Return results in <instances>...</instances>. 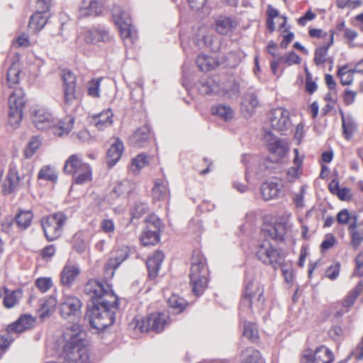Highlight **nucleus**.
I'll use <instances>...</instances> for the list:
<instances>
[{
  "mask_svg": "<svg viewBox=\"0 0 363 363\" xmlns=\"http://www.w3.org/2000/svg\"><path fill=\"white\" fill-rule=\"evenodd\" d=\"M63 104L66 110L72 111L79 104L80 91L76 84V76L69 70H63Z\"/></svg>",
  "mask_w": 363,
  "mask_h": 363,
  "instance_id": "obj_6",
  "label": "nucleus"
},
{
  "mask_svg": "<svg viewBox=\"0 0 363 363\" xmlns=\"http://www.w3.org/2000/svg\"><path fill=\"white\" fill-rule=\"evenodd\" d=\"M32 121L38 129L51 128L53 134L60 137L68 135L74 124L73 118L67 116L63 121H60L54 118L50 113L43 108H39L34 111Z\"/></svg>",
  "mask_w": 363,
  "mask_h": 363,
  "instance_id": "obj_3",
  "label": "nucleus"
},
{
  "mask_svg": "<svg viewBox=\"0 0 363 363\" xmlns=\"http://www.w3.org/2000/svg\"><path fill=\"white\" fill-rule=\"evenodd\" d=\"M302 163V160L299 158H294L295 167H291L287 171V177L289 182H293L299 175V168Z\"/></svg>",
  "mask_w": 363,
  "mask_h": 363,
  "instance_id": "obj_54",
  "label": "nucleus"
},
{
  "mask_svg": "<svg viewBox=\"0 0 363 363\" xmlns=\"http://www.w3.org/2000/svg\"><path fill=\"white\" fill-rule=\"evenodd\" d=\"M100 79H92L87 85L88 94L93 97L99 96Z\"/></svg>",
  "mask_w": 363,
  "mask_h": 363,
  "instance_id": "obj_58",
  "label": "nucleus"
},
{
  "mask_svg": "<svg viewBox=\"0 0 363 363\" xmlns=\"http://www.w3.org/2000/svg\"><path fill=\"white\" fill-rule=\"evenodd\" d=\"M334 359L333 353L324 345L315 349L314 352L308 351L303 355L301 363H331ZM338 363H345L341 361Z\"/></svg>",
  "mask_w": 363,
  "mask_h": 363,
  "instance_id": "obj_12",
  "label": "nucleus"
},
{
  "mask_svg": "<svg viewBox=\"0 0 363 363\" xmlns=\"http://www.w3.org/2000/svg\"><path fill=\"white\" fill-rule=\"evenodd\" d=\"M168 316L164 313H152L150 315L151 330L160 333L167 325Z\"/></svg>",
  "mask_w": 363,
  "mask_h": 363,
  "instance_id": "obj_34",
  "label": "nucleus"
},
{
  "mask_svg": "<svg viewBox=\"0 0 363 363\" xmlns=\"http://www.w3.org/2000/svg\"><path fill=\"white\" fill-rule=\"evenodd\" d=\"M128 192V187L123 183L118 184L112 190L110 196L112 199L118 198Z\"/></svg>",
  "mask_w": 363,
  "mask_h": 363,
  "instance_id": "obj_62",
  "label": "nucleus"
},
{
  "mask_svg": "<svg viewBox=\"0 0 363 363\" xmlns=\"http://www.w3.org/2000/svg\"><path fill=\"white\" fill-rule=\"evenodd\" d=\"M47 21L48 17L45 13L38 11L30 17L28 26L34 30H40L45 26Z\"/></svg>",
  "mask_w": 363,
  "mask_h": 363,
  "instance_id": "obj_38",
  "label": "nucleus"
},
{
  "mask_svg": "<svg viewBox=\"0 0 363 363\" xmlns=\"http://www.w3.org/2000/svg\"><path fill=\"white\" fill-rule=\"evenodd\" d=\"M342 118V133L345 138L349 140L356 129V124L350 117H345L343 112H340Z\"/></svg>",
  "mask_w": 363,
  "mask_h": 363,
  "instance_id": "obj_43",
  "label": "nucleus"
},
{
  "mask_svg": "<svg viewBox=\"0 0 363 363\" xmlns=\"http://www.w3.org/2000/svg\"><path fill=\"white\" fill-rule=\"evenodd\" d=\"M349 65H345L338 68L337 76L340 79L342 85H350L354 80V72L352 69H349Z\"/></svg>",
  "mask_w": 363,
  "mask_h": 363,
  "instance_id": "obj_44",
  "label": "nucleus"
},
{
  "mask_svg": "<svg viewBox=\"0 0 363 363\" xmlns=\"http://www.w3.org/2000/svg\"><path fill=\"white\" fill-rule=\"evenodd\" d=\"M265 238H269L274 240L282 241L286 233V228L281 223H275L274 225H266L262 230Z\"/></svg>",
  "mask_w": 363,
  "mask_h": 363,
  "instance_id": "obj_23",
  "label": "nucleus"
},
{
  "mask_svg": "<svg viewBox=\"0 0 363 363\" xmlns=\"http://www.w3.org/2000/svg\"><path fill=\"white\" fill-rule=\"evenodd\" d=\"M238 26L235 18L230 16H218L215 21L216 30L221 35H227Z\"/></svg>",
  "mask_w": 363,
  "mask_h": 363,
  "instance_id": "obj_22",
  "label": "nucleus"
},
{
  "mask_svg": "<svg viewBox=\"0 0 363 363\" xmlns=\"http://www.w3.org/2000/svg\"><path fill=\"white\" fill-rule=\"evenodd\" d=\"M151 138L150 127L145 125L138 128L129 138L130 145L143 147L146 145Z\"/></svg>",
  "mask_w": 363,
  "mask_h": 363,
  "instance_id": "obj_17",
  "label": "nucleus"
},
{
  "mask_svg": "<svg viewBox=\"0 0 363 363\" xmlns=\"http://www.w3.org/2000/svg\"><path fill=\"white\" fill-rule=\"evenodd\" d=\"M81 301L76 296H67L62 298L60 303V312L65 319L77 318L81 314Z\"/></svg>",
  "mask_w": 363,
  "mask_h": 363,
  "instance_id": "obj_11",
  "label": "nucleus"
},
{
  "mask_svg": "<svg viewBox=\"0 0 363 363\" xmlns=\"http://www.w3.org/2000/svg\"><path fill=\"white\" fill-rule=\"evenodd\" d=\"M35 323V319L30 315H21L16 321L9 325L6 332L9 333H21L32 328Z\"/></svg>",
  "mask_w": 363,
  "mask_h": 363,
  "instance_id": "obj_18",
  "label": "nucleus"
},
{
  "mask_svg": "<svg viewBox=\"0 0 363 363\" xmlns=\"http://www.w3.org/2000/svg\"><path fill=\"white\" fill-rule=\"evenodd\" d=\"M268 150L278 157H282L287 152V146L284 140L274 139L272 142L269 143Z\"/></svg>",
  "mask_w": 363,
  "mask_h": 363,
  "instance_id": "obj_40",
  "label": "nucleus"
},
{
  "mask_svg": "<svg viewBox=\"0 0 363 363\" xmlns=\"http://www.w3.org/2000/svg\"><path fill=\"white\" fill-rule=\"evenodd\" d=\"M301 62L300 57L294 51H291L283 57V63L289 66L295 64H299Z\"/></svg>",
  "mask_w": 363,
  "mask_h": 363,
  "instance_id": "obj_59",
  "label": "nucleus"
},
{
  "mask_svg": "<svg viewBox=\"0 0 363 363\" xmlns=\"http://www.w3.org/2000/svg\"><path fill=\"white\" fill-rule=\"evenodd\" d=\"M57 303V299L52 296L40 300V307L39 308L40 318H44L50 315L54 312Z\"/></svg>",
  "mask_w": 363,
  "mask_h": 363,
  "instance_id": "obj_33",
  "label": "nucleus"
},
{
  "mask_svg": "<svg viewBox=\"0 0 363 363\" xmlns=\"http://www.w3.org/2000/svg\"><path fill=\"white\" fill-rule=\"evenodd\" d=\"M167 303L171 308L177 309L179 312H182L187 304L186 301L183 298L175 294H173L169 298Z\"/></svg>",
  "mask_w": 363,
  "mask_h": 363,
  "instance_id": "obj_51",
  "label": "nucleus"
},
{
  "mask_svg": "<svg viewBox=\"0 0 363 363\" xmlns=\"http://www.w3.org/2000/svg\"><path fill=\"white\" fill-rule=\"evenodd\" d=\"M128 252L126 250H119L116 257H111L104 267L106 279H111L113 277L115 270L119 265L127 259Z\"/></svg>",
  "mask_w": 363,
  "mask_h": 363,
  "instance_id": "obj_19",
  "label": "nucleus"
},
{
  "mask_svg": "<svg viewBox=\"0 0 363 363\" xmlns=\"http://www.w3.org/2000/svg\"><path fill=\"white\" fill-rule=\"evenodd\" d=\"M220 92L228 99H235L240 95V84L233 76H230L220 85Z\"/></svg>",
  "mask_w": 363,
  "mask_h": 363,
  "instance_id": "obj_20",
  "label": "nucleus"
},
{
  "mask_svg": "<svg viewBox=\"0 0 363 363\" xmlns=\"http://www.w3.org/2000/svg\"><path fill=\"white\" fill-rule=\"evenodd\" d=\"M264 288L258 281L247 277L245 281L244 291L240 299V313L251 314L262 310L265 301Z\"/></svg>",
  "mask_w": 363,
  "mask_h": 363,
  "instance_id": "obj_4",
  "label": "nucleus"
},
{
  "mask_svg": "<svg viewBox=\"0 0 363 363\" xmlns=\"http://www.w3.org/2000/svg\"><path fill=\"white\" fill-rule=\"evenodd\" d=\"M168 183L164 179H156L152 189V196L154 200H164L169 196Z\"/></svg>",
  "mask_w": 363,
  "mask_h": 363,
  "instance_id": "obj_26",
  "label": "nucleus"
},
{
  "mask_svg": "<svg viewBox=\"0 0 363 363\" xmlns=\"http://www.w3.org/2000/svg\"><path fill=\"white\" fill-rule=\"evenodd\" d=\"M113 17L120 29L122 38H132L133 28L131 26V19L128 14L122 11L119 6H116L113 9Z\"/></svg>",
  "mask_w": 363,
  "mask_h": 363,
  "instance_id": "obj_13",
  "label": "nucleus"
},
{
  "mask_svg": "<svg viewBox=\"0 0 363 363\" xmlns=\"http://www.w3.org/2000/svg\"><path fill=\"white\" fill-rule=\"evenodd\" d=\"M147 209V204L143 203H136L131 209V215L133 218H138L143 215Z\"/></svg>",
  "mask_w": 363,
  "mask_h": 363,
  "instance_id": "obj_60",
  "label": "nucleus"
},
{
  "mask_svg": "<svg viewBox=\"0 0 363 363\" xmlns=\"http://www.w3.org/2000/svg\"><path fill=\"white\" fill-rule=\"evenodd\" d=\"M3 291L4 294L3 304L6 308L14 307L22 296V291L21 290L11 291L4 287Z\"/></svg>",
  "mask_w": 363,
  "mask_h": 363,
  "instance_id": "obj_32",
  "label": "nucleus"
},
{
  "mask_svg": "<svg viewBox=\"0 0 363 363\" xmlns=\"http://www.w3.org/2000/svg\"><path fill=\"white\" fill-rule=\"evenodd\" d=\"M306 185H302L298 192L295 193L293 196V201L296 207L302 208L304 206V196L306 193Z\"/></svg>",
  "mask_w": 363,
  "mask_h": 363,
  "instance_id": "obj_53",
  "label": "nucleus"
},
{
  "mask_svg": "<svg viewBox=\"0 0 363 363\" xmlns=\"http://www.w3.org/2000/svg\"><path fill=\"white\" fill-rule=\"evenodd\" d=\"M244 103L250 106V111L259 106L257 96L254 92H248L244 96Z\"/></svg>",
  "mask_w": 363,
  "mask_h": 363,
  "instance_id": "obj_55",
  "label": "nucleus"
},
{
  "mask_svg": "<svg viewBox=\"0 0 363 363\" xmlns=\"http://www.w3.org/2000/svg\"><path fill=\"white\" fill-rule=\"evenodd\" d=\"M85 333L79 324H72L64 329L56 341V348L64 363H91L85 347Z\"/></svg>",
  "mask_w": 363,
  "mask_h": 363,
  "instance_id": "obj_2",
  "label": "nucleus"
},
{
  "mask_svg": "<svg viewBox=\"0 0 363 363\" xmlns=\"http://www.w3.org/2000/svg\"><path fill=\"white\" fill-rule=\"evenodd\" d=\"M279 267L281 268L282 275L284 276L285 281L287 283L291 282L294 277L291 265L284 263L283 261Z\"/></svg>",
  "mask_w": 363,
  "mask_h": 363,
  "instance_id": "obj_57",
  "label": "nucleus"
},
{
  "mask_svg": "<svg viewBox=\"0 0 363 363\" xmlns=\"http://www.w3.org/2000/svg\"><path fill=\"white\" fill-rule=\"evenodd\" d=\"M269 121L272 128L281 133V135H286V131L292 125L289 112L283 108H277L272 110L270 113Z\"/></svg>",
  "mask_w": 363,
  "mask_h": 363,
  "instance_id": "obj_10",
  "label": "nucleus"
},
{
  "mask_svg": "<svg viewBox=\"0 0 363 363\" xmlns=\"http://www.w3.org/2000/svg\"><path fill=\"white\" fill-rule=\"evenodd\" d=\"M80 274V269L74 264H67L64 267L60 277L63 285L70 286Z\"/></svg>",
  "mask_w": 363,
  "mask_h": 363,
  "instance_id": "obj_25",
  "label": "nucleus"
},
{
  "mask_svg": "<svg viewBox=\"0 0 363 363\" xmlns=\"http://www.w3.org/2000/svg\"><path fill=\"white\" fill-rule=\"evenodd\" d=\"M86 242L82 232H77L73 236V248L79 253H83L86 250Z\"/></svg>",
  "mask_w": 363,
  "mask_h": 363,
  "instance_id": "obj_48",
  "label": "nucleus"
},
{
  "mask_svg": "<svg viewBox=\"0 0 363 363\" xmlns=\"http://www.w3.org/2000/svg\"><path fill=\"white\" fill-rule=\"evenodd\" d=\"M352 243L356 247H358L363 241V228L353 230L351 233Z\"/></svg>",
  "mask_w": 363,
  "mask_h": 363,
  "instance_id": "obj_64",
  "label": "nucleus"
},
{
  "mask_svg": "<svg viewBox=\"0 0 363 363\" xmlns=\"http://www.w3.org/2000/svg\"><path fill=\"white\" fill-rule=\"evenodd\" d=\"M33 219V213L30 211H21L16 216V221L18 225L23 228H27Z\"/></svg>",
  "mask_w": 363,
  "mask_h": 363,
  "instance_id": "obj_47",
  "label": "nucleus"
},
{
  "mask_svg": "<svg viewBox=\"0 0 363 363\" xmlns=\"http://www.w3.org/2000/svg\"><path fill=\"white\" fill-rule=\"evenodd\" d=\"M21 73V65L19 62H14L9 68L6 74L8 86L11 88L19 83Z\"/></svg>",
  "mask_w": 363,
  "mask_h": 363,
  "instance_id": "obj_37",
  "label": "nucleus"
},
{
  "mask_svg": "<svg viewBox=\"0 0 363 363\" xmlns=\"http://www.w3.org/2000/svg\"><path fill=\"white\" fill-rule=\"evenodd\" d=\"M340 265L339 263H336L334 265L329 267L325 271V277L331 280L335 279L340 273Z\"/></svg>",
  "mask_w": 363,
  "mask_h": 363,
  "instance_id": "obj_63",
  "label": "nucleus"
},
{
  "mask_svg": "<svg viewBox=\"0 0 363 363\" xmlns=\"http://www.w3.org/2000/svg\"><path fill=\"white\" fill-rule=\"evenodd\" d=\"M84 292L91 303L86 312L91 327L103 330L111 325L119 303L111 286L104 281L90 279L84 286Z\"/></svg>",
  "mask_w": 363,
  "mask_h": 363,
  "instance_id": "obj_1",
  "label": "nucleus"
},
{
  "mask_svg": "<svg viewBox=\"0 0 363 363\" xmlns=\"http://www.w3.org/2000/svg\"><path fill=\"white\" fill-rule=\"evenodd\" d=\"M89 164L83 162L82 159L77 155H72L66 160L64 171L70 174H74L76 172L80 171L83 165Z\"/></svg>",
  "mask_w": 363,
  "mask_h": 363,
  "instance_id": "obj_31",
  "label": "nucleus"
},
{
  "mask_svg": "<svg viewBox=\"0 0 363 363\" xmlns=\"http://www.w3.org/2000/svg\"><path fill=\"white\" fill-rule=\"evenodd\" d=\"M79 12L81 16H97L101 12V6L96 0H83Z\"/></svg>",
  "mask_w": 363,
  "mask_h": 363,
  "instance_id": "obj_28",
  "label": "nucleus"
},
{
  "mask_svg": "<svg viewBox=\"0 0 363 363\" xmlns=\"http://www.w3.org/2000/svg\"><path fill=\"white\" fill-rule=\"evenodd\" d=\"M198 89L202 95H213L220 92V84L217 77H211L201 80L198 85Z\"/></svg>",
  "mask_w": 363,
  "mask_h": 363,
  "instance_id": "obj_21",
  "label": "nucleus"
},
{
  "mask_svg": "<svg viewBox=\"0 0 363 363\" xmlns=\"http://www.w3.org/2000/svg\"><path fill=\"white\" fill-rule=\"evenodd\" d=\"M164 258V255L162 252L156 251L147 259L146 265L150 278L154 279L157 277Z\"/></svg>",
  "mask_w": 363,
  "mask_h": 363,
  "instance_id": "obj_24",
  "label": "nucleus"
},
{
  "mask_svg": "<svg viewBox=\"0 0 363 363\" xmlns=\"http://www.w3.org/2000/svg\"><path fill=\"white\" fill-rule=\"evenodd\" d=\"M123 150V143L118 140L111 145L107 151V163L113 166L120 159Z\"/></svg>",
  "mask_w": 363,
  "mask_h": 363,
  "instance_id": "obj_30",
  "label": "nucleus"
},
{
  "mask_svg": "<svg viewBox=\"0 0 363 363\" xmlns=\"http://www.w3.org/2000/svg\"><path fill=\"white\" fill-rule=\"evenodd\" d=\"M41 145V140L38 136H33L26 146L23 153L26 159L32 157Z\"/></svg>",
  "mask_w": 363,
  "mask_h": 363,
  "instance_id": "obj_46",
  "label": "nucleus"
},
{
  "mask_svg": "<svg viewBox=\"0 0 363 363\" xmlns=\"http://www.w3.org/2000/svg\"><path fill=\"white\" fill-rule=\"evenodd\" d=\"M112 111L110 109H107L94 116L93 123L98 130H102L112 124Z\"/></svg>",
  "mask_w": 363,
  "mask_h": 363,
  "instance_id": "obj_29",
  "label": "nucleus"
},
{
  "mask_svg": "<svg viewBox=\"0 0 363 363\" xmlns=\"http://www.w3.org/2000/svg\"><path fill=\"white\" fill-rule=\"evenodd\" d=\"M242 363H264L259 352L253 347H247L240 354Z\"/></svg>",
  "mask_w": 363,
  "mask_h": 363,
  "instance_id": "obj_35",
  "label": "nucleus"
},
{
  "mask_svg": "<svg viewBox=\"0 0 363 363\" xmlns=\"http://www.w3.org/2000/svg\"><path fill=\"white\" fill-rule=\"evenodd\" d=\"M329 42L323 46L315 49L314 62L316 65H323L326 62V55L329 48L333 43V33H330L328 35Z\"/></svg>",
  "mask_w": 363,
  "mask_h": 363,
  "instance_id": "obj_36",
  "label": "nucleus"
},
{
  "mask_svg": "<svg viewBox=\"0 0 363 363\" xmlns=\"http://www.w3.org/2000/svg\"><path fill=\"white\" fill-rule=\"evenodd\" d=\"M134 328L135 329H137L142 333L148 332L151 330L150 315L141 319H135Z\"/></svg>",
  "mask_w": 363,
  "mask_h": 363,
  "instance_id": "obj_52",
  "label": "nucleus"
},
{
  "mask_svg": "<svg viewBox=\"0 0 363 363\" xmlns=\"http://www.w3.org/2000/svg\"><path fill=\"white\" fill-rule=\"evenodd\" d=\"M26 104L25 94L21 88L15 87L9 98V124L14 129L20 125L23 108Z\"/></svg>",
  "mask_w": 363,
  "mask_h": 363,
  "instance_id": "obj_8",
  "label": "nucleus"
},
{
  "mask_svg": "<svg viewBox=\"0 0 363 363\" xmlns=\"http://www.w3.org/2000/svg\"><path fill=\"white\" fill-rule=\"evenodd\" d=\"M243 335L252 342L258 340V330L257 327L251 323H245Z\"/></svg>",
  "mask_w": 363,
  "mask_h": 363,
  "instance_id": "obj_50",
  "label": "nucleus"
},
{
  "mask_svg": "<svg viewBox=\"0 0 363 363\" xmlns=\"http://www.w3.org/2000/svg\"><path fill=\"white\" fill-rule=\"evenodd\" d=\"M283 187L281 181L277 179L264 183L261 186L263 199L269 201L277 199L282 194Z\"/></svg>",
  "mask_w": 363,
  "mask_h": 363,
  "instance_id": "obj_16",
  "label": "nucleus"
},
{
  "mask_svg": "<svg viewBox=\"0 0 363 363\" xmlns=\"http://www.w3.org/2000/svg\"><path fill=\"white\" fill-rule=\"evenodd\" d=\"M35 284L40 291L45 292L51 288L52 281L50 278L41 277L36 279Z\"/></svg>",
  "mask_w": 363,
  "mask_h": 363,
  "instance_id": "obj_56",
  "label": "nucleus"
},
{
  "mask_svg": "<svg viewBox=\"0 0 363 363\" xmlns=\"http://www.w3.org/2000/svg\"><path fill=\"white\" fill-rule=\"evenodd\" d=\"M152 222L147 225L140 236L141 243L144 246L154 245L160 241V221L158 218H152Z\"/></svg>",
  "mask_w": 363,
  "mask_h": 363,
  "instance_id": "obj_14",
  "label": "nucleus"
},
{
  "mask_svg": "<svg viewBox=\"0 0 363 363\" xmlns=\"http://www.w3.org/2000/svg\"><path fill=\"white\" fill-rule=\"evenodd\" d=\"M101 229L107 234L113 233L115 231V224L111 219H104L100 223Z\"/></svg>",
  "mask_w": 363,
  "mask_h": 363,
  "instance_id": "obj_61",
  "label": "nucleus"
},
{
  "mask_svg": "<svg viewBox=\"0 0 363 363\" xmlns=\"http://www.w3.org/2000/svg\"><path fill=\"white\" fill-rule=\"evenodd\" d=\"M74 174L76 175L74 182L77 184H84L92 179V172L89 164L83 165L80 171L76 172Z\"/></svg>",
  "mask_w": 363,
  "mask_h": 363,
  "instance_id": "obj_39",
  "label": "nucleus"
},
{
  "mask_svg": "<svg viewBox=\"0 0 363 363\" xmlns=\"http://www.w3.org/2000/svg\"><path fill=\"white\" fill-rule=\"evenodd\" d=\"M207 274L205 259L199 252L194 254L189 277L193 292L196 295H199L206 289L208 281Z\"/></svg>",
  "mask_w": 363,
  "mask_h": 363,
  "instance_id": "obj_5",
  "label": "nucleus"
},
{
  "mask_svg": "<svg viewBox=\"0 0 363 363\" xmlns=\"http://www.w3.org/2000/svg\"><path fill=\"white\" fill-rule=\"evenodd\" d=\"M149 163L148 157L144 154H139L133 158L130 165V170L135 174H138L141 169L147 166Z\"/></svg>",
  "mask_w": 363,
  "mask_h": 363,
  "instance_id": "obj_45",
  "label": "nucleus"
},
{
  "mask_svg": "<svg viewBox=\"0 0 363 363\" xmlns=\"http://www.w3.org/2000/svg\"><path fill=\"white\" fill-rule=\"evenodd\" d=\"M38 177L39 179H44L55 182L57 179V175L54 169L50 166H45L40 169Z\"/></svg>",
  "mask_w": 363,
  "mask_h": 363,
  "instance_id": "obj_49",
  "label": "nucleus"
},
{
  "mask_svg": "<svg viewBox=\"0 0 363 363\" xmlns=\"http://www.w3.org/2000/svg\"><path fill=\"white\" fill-rule=\"evenodd\" d=\"M257 257L262 263L272 266L274 269H278L284 261L279 250L267 239L259 245Z\"/></svg>",
  "mask_w": 363,
  "mask_h": 363,
  "instance_id": "obj_9",
  "label": "nucleus"
},
{
  "mask_svg": "<svg viewBox=\"0 0 363 363\" xmlns=\"http://www.w3.org/2000/svg\"><path fill=\"white\" fill-rule=\"evenodd\" d=\"M211 113L219 116L223 120L228 121L233 117V111L228 106L219 104L211 108Z\"/></svg>",
  "mask_w": 363,
  "mask_h": 363,
  "instance_id": "obj_42",
  "label": "nucleus"
},
{
  "mask_svg": "<svg viewBox=\"0 0 363 363\" xmlns=\"http://www.w3.org/2000/svg\"><path fill=\"white\" fill-rule=\"evenodd\" d=\"M196 62L202 72L210 71L217 66V63L213 58L205 55H198Z\"/></svg>",
  "mask_w": 363,
  "mask_h": 363,
  "instance_id": "obj_41",
  "label": "nucleus"
},
{
  "mask_svg": "<svg viewBox=\"0 0 363 363\" xmlns=\"http://www.w3.org/2000/svg\"><path fill=\"white\" fill-rule=\"evenodd\" d=\"M79 39H82L86 44H96L100 42L106 43L109 41L110 36L107 30L101 28L84 29Z\"/></svg>",
  "mask_w": 363,
  "mask_h": 363,
  "instance_id": "obj_15",
  "label": "nucleus"
},
{
  "mask_svg": "<svg viewBox=\"0 0 363 363\" xmlns=\"http://www.w3.org/2000/svg\"><path fill=\"white\" fill-rule=\"evenodd\" d=\"M67 217L62 212L55 213L41 220L45 236L48 241H53L61 236Z\"/></svg>",
  "mask_w": 363,
  "mask_h": 363,
  "instance_id": "obj_7",
  "label": "nucleus"
},
{
  "mask_svg": "<svg viewBox=\"0 0 363 363\" xmlns=\"http://www.w3.org/2000/svg\"><path fill=\"white\" fill-rule=\"evenodd\" d=\"M23 177H21L18 173L16 169V167L13 164H11L9 165V172L6 176V181L9 182V188H6V184H4V191L6 194H11L13 191L16 189L21 181Z\"/></svg>",
  "mask_w": 363,
  "mask_h": 363,
  "instance_id": "obj_27",
  "label": "nucleus"
}]
</instances>
